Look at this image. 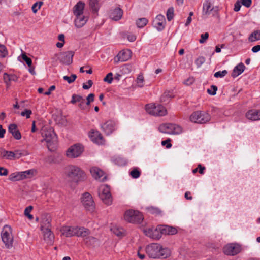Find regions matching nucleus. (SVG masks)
I'll return each mask as SVG.
<instances>
[{"instance_id":"f257e3e1","label":"nucleus","mask_w":260,"mask_h":260,"mask_svg":"<svg viewBox=\"0 0 260 260\" xmlns=\"http://www.w3.org/2000/svg\"><path fill=\"white\" fill-rule=\"evenodd\" d=\"M64 174L69 181L78 183L84 181L86 178L85 172L78 166L69 165L65 167Z\"/></svg>"},{"instance_id":"f03ea898","label":"nucleus","mask_w":260,"mask_h":260,"mask_svg":"<svg viewBox=\"0 0 260 260\" xmlns=\"http://www.w3.org/2000/svg\"><path fill=\"white\" fill-rule=\"evenodd\" d=\"M146 252L151 258H167L171 255V251L168 248H163L157 243H152L146 247Z\"/></svg>"},{"instance_id":"7ed1b4c3","label":"nucleus","mask_w":260,"mask_h":260,"mask_svg":"<svg viewBox=\"0 0 260 260\" xmlns=\"http://www.w3.org/2000/svg\"><path fill=\"white\" fill-rule=\"evenodd\" d=\"M41 135L43 141L46 143L47 147L50 151H54L57 146V137L53 129L48 126H44L41 129Z\"/></svg>"},{"instance_id":"20e7f679","label":"nucleus","mask_w":260,"mask_h":260,"mask_svg":"<svg viewBox=\"0 0 260 260\" xmlns=\"http://www.w3.org/2000/svg\"><path fill=\"white\" fill-rule=\"evenodd\" d=\"M11 226L6 225L3 227L1 232L2 241L8 249H10L13 247V236Z\"/></svg>"},{"instance_id":"39448f33","label":"nucleus","mask_w":260,"mask_h":260,"mask_svg":"<svg viewBox=\"0 0 260 260\" xmlns=\"http://www.w3.org/2000/svg\"><path fill=\"white\" fill-rule=\"evenodd\" d=\"M189 119L192 122L203 124L210 121L211 116L207 112L197 111L190 115Z\"/></svg>"},{"instance_id":"423d86ee","label":"nucleus","mask_w":260,"mask_h":260,"mask_svg":"<svg viewBox=\"0 0 260 260\" xmlns=\"http://www.w3.org/2000/svg\"><path fill=\"white\" fill-rule=\"evenodd\" d=\"M143 219L142 213L137 210H129L124 214V219L132 223H140Z\"/></svg>"},{"instance_id":"0eeeda50","label":"nucleus","mask_w":260,"mask_h":260,"mask_svg":"<svg viewBox=\"0 0 260 260\" xmlns=\"http://www.w3.org/2000/svg\"><path fill=\"white\" fill-rule=\"evenodd\" d=\"M98 195L101 200L106 205L112 204V199L109 186L107 185H101L98 189Z\"/></svg>"},{"instance_id":"6e6552de","label":"nucleus","mask_w":260,"mask_h":260,"mask_svg":"<svg viewBox=\"0 0 260 260\" xmlns=\"http://www.w3.org/2000/svg\"><path fill=\"white\" fill-rule=\"evenodd\" d=\"M145 109L149 114L154 116H161L167 114L166 108L161 105L147 104L145 106Z\"/></svg>"},{"instance_id":"1a4fd4ad","label":"nucleus","mask_w":260,"mask_h":260,"mask_svg":"<svg viewBox=\"0 0 260 260\" xmlns=\"http://www.w3.org/2000/svg\"><path fill=\"white\" fill-rule=\"evenodd\" d=\"M83 150L84 148L82 145L76 144L68 148L66 152V155L69 158H76L81 155Z\"/></svg>"},{"instance_id":"9d476101","label":"nucleus","mask_w":260,"mask_h":260,"mask_svg":"<svg viewBox=\"0 0 260 260\" xmlns=\"http://www.w3.org/2000/svg\"><path fill=\"white\" fill-rule=\"evenodd\" d=\"M81 202L85 208L90 212L95 210V204L92 196L88 192L84 193L81 198Z\"/></svg>"},{"instance_id":"9b49d317","label":"nucleus","mask_w":260,"mask_h":260,"mask_svg":"<svg viewBox=\"0 0 260 260\" xmlns=\"http://www.w3.org/2000/svg\"><path fill=\"white\" fill-rule=\"evenodd\" d=\"M218 7L213 6L212 0H206L203 4V13L204 15H212L215 16L217 15Z\"/></svg>"},{"instance_id":"f8f14e48","label":"nucleus","mask_w":260,"mask_h":260,"mask_svg":"<svg viewBox=\"0 0 260 260\" xmlns=\"http://www.w3.org/2000/svg\"><path fill=\"white\" fill-rule=\"evenodd\" d=\"M241 250V246L237 243H230L223 248V253L227 255H235Z\"/></svg>"},{"instance_id":"ddd939ff","label":"nucleus","mask_w":260,"mask_h":260,"mask_svg":"<svg viewBox=\"0 0 260 260\" xmlns=\"http://www.w3.org/2000/svg\"><path fill=\"white\" fill-rule=\"evenodd\" d=\"M74 54V52L72 51L64 52L59 54L58 59L63 64L69 65L73 62Z\"/></svg>"},{"instance_id":"4468645a","label":"nucleus","mask_w":260,"mask_h":260,"mask_svg":"<svg viewBox=\"0 0 260 260\" xmlns=\"http://www.w3.org/2000/svg\"><path fill=\"white\" fill-rule=\"evenodd\" d=\"M90 173L92 177L96 180L100 181H104L106 177L104 175V172L103 170L97 167H92L90 170Z\"/></svg>"},{"instance_id":"2eb2a0df","label":"nucleus","mask_w":260,"mask_h":260,"mask_svg":"<svg viewBox=\"0 0 260 260\" xmlns=\"http://www.w3.org/2000/svg\"><path fill=\"white\" fill-rule=\"evenodd\" d=\"M131 51L129 49L123 50L120 51L117 56L114 58V61L124 62L128 60L131 57Z\"/></svg>"},{"instance_id":"dca6fc26","label":"nucleus","mask_w":260,"mask_h":260,"mask_svg":"<svg viewBox=\"0 0 260 260\" xmlns=\"http://www.w3.org/2000/svg\"><path fill=\"white\" fill-rule=\"evenodd\" d=\"M145 234L152 239H159L161 238V233L158 229V226L156 228L151 227L144 230Z\"/></svg>"},{"instance_id":"f3484780","label":"nucleus","mask_w":260,"mask_h":260,"mask_svg":"<svg viewBox=\"0 0 260 260\" xmlns=\"http://www.w3.org/2000/svg\"><path fill=\"white\" fill-rule=\"evenodd\" d=\"M166 19L164 15H158L153 21V25L158 31H161L165 28Z\"/></svg>"},{"instance_id":"a211bd4d","label":"nucleus","mask_w":260,"mask_h":260,"mask_svg":"<svg viewBox=\"0 0 260 260\" xmlns=\"http://www.w3.org/2000/svg\"><path fill=\"white\" fill-rule=\"evenodd\" d=\"M109 15L111 19L114 21H118L122 18L123 10L118 7L112 8L110 10Z\"/></svg>"},{"instance_id":"6ab92c4d","label":"nucleus","mask_w":260,"mask_h":260,"mask_svg":"<svg viewBox=\"0 0 260 260\" xmlns=\"http://www.w3.org/2000/svg\"><path fill=\"white\" fill-rule=\"evenodd\" d=\"M91 140L98 144H103L104 140L102 134L98 131H91L89 134Z\"/></svg>"},{"instance_id":"aec40b11","label":"nucleus","mask_w":260,"mask_h":260,"mask_svg":"<svg viewBox=\"0 0 260 260\" xmlns=\"http://www.w3.org/2000/svg\"><path fill=\"white\" fill-rule=\"evenodd\" d=\"M76 226H64L60 229L62 235L66 237H71L76 235Z\"/></svg>"},{"instance_id":"412c9836","label":"nucleus","mask_w":260,"mask_h":260,"mask_svg":"<svg viewBox=\"0 0 260 260\" xmlns=\"http://www.w3.org/2000/svg\"><path fill=\"white\" fill-rule=\"evenodd\" d=\"M88 20V17L84 15L76 16L74 21V25L77 28H82L86 24Z\"/></svg>"},{"instance_id":"4be33fe9","label":"nucleus","mask_w":260,"mask_h":260,"mask_svg":"<svg viewBox=\"0 0 260 260\" xmlns=\"http://www.w3.org/2000/svg\"><path fill=\"white\" fill-rule=\"evenodd\" d=\"M158 229L162 235H174L177 233V230L175 228L168 226V225H158Z\"/></svg>"},{"instance_id":"5701e85b","label":"nucleus","mask_w":260,"mask_h":260,"mask_svg":"<svg viewBox=\"0 0 260 260\" xmlns=\"http://www.w3.org/2000/svg\"><path fill=\"white\" fill-rule=\"evenodd\" d=\"M115 123L113 121L109 120L101 125L102 129L107 135H110L115 129Z\"/></svg>"},{"instance_id":"b1692460","label":"nucleus","mask_w":260,"mask_h":260,"mask_svg":"<svg viewBox=\"0 0 260 260\" xmlns=\"http://www.w3.org/2000/svg\"><path fill=\"white\" fill-rule=\"evenodd\" d=\"M43 233L44 240L49 245H52L54 242V235L50 229L41 230Z\"/></svg>"},{"instance_id":"393cba45","label":"nucleus","mask_w":260,"mask_h":260,"mask_svg":"<svg viewBox=\"0 0 260 260\" xmlns=\"http://www.w3.org/2000/svg\"><path fill=\"white\" fill-rule=\"evenodd\" d=\"M3 79L7 87H9L12 82H17L18 81V77L15 74H9L5 73L3 74Z\"/></svg>"},{"instance_id":"a878e982","label":"nucleus","mask_w":260,"mask_h":260,"mask_svg":"<svg viewBox=\"0 0 260 260\" xmlns=\"http://www.w3.org/2000/svg\"><path fill=\"white\" fill-rule=\"evenodd\" d=\"M85 4L81 1L78 2L73 7V11L75 16L83 15Z\"/></svg>"},{"instance_id":"bb28decb","label":"nucleus","mask_w":260,"mask_h":260,"mask_svg":"<svg viewBox=\"0 0 260 260\" xmlns=\"http://www.w3.org/2000/svg\"><path fill=\"white\" fill-rule=\"evenodd\" d=\"M8 131L16 140H20L21 138V133L18 129L16 124H10L8 127Z\"/></svg>"},{"instance_id":"cd10ccee","label":"nucleus","mask_w":260,"mask_h":260,"mask_svg":"<svg viewBox=\"0 0 260 260\" xmlns=\"http://www.w3.org/2000/svg\"><path fill=\"white\" fill-rule=\"evenodd\" d=\"M90 234V231L89 229L83 226H76L75 236L81 237L84 239V238L89 235Z\"/></svg>"},{"instance_id":"c85d7f7f","label":"nucleus","mask_w":260,"mask_h":260,"mask_svg":"<svg viewBox=\"0 0 260 260\" xmlns=\"http://www.w3.org/2000/svg\"><path fill=\"white\" fill-rule=\"evenodd\" d=\"M246 116L251 120H260V110H252L247 112Z\"/></svg>"},{"instance_id":"c756f323","label":"nucleus","mask_w":260,"mask_h":260,"mask_svg":"<svg viewBox=\"0 0 260 260\" xmlns=\"http://www.w3.org/2000/svg\"><path fill=\"white\" fill-rule=\"evenodd\" d=\"M245 69V66L243 63L241 62L239 63L234 68L231 75L232 76L233 78L237 77L244 72Z\"/></svg>"},{"instance_id":"7c9ffc66","label":"nucleus","mask_w":260,"mask_h":260,"mask_svg":"<svg viewBox=\"0 0 260 260\" xmlns=\"http://www.w3.org/2000/svg\"><path fill=\"white\" fill-rule=\"evenodd\" d=\"M51 219L49 216H45L42 219L41 222V230L51 229Z\"/></svg>"},{"instance_id":"2f4dec72","label":"nucleus","mask_w":260,"mask_h":260,"mask_svg":"<svg viewBox=\"0 0 260 260\" xmlns=\"http://www.w3.org/2000/svg\"><path fill=\"white\" fill-rule=\"evenodd\" d=\"M14 158L19 159L21 157L26 156L29 154V152L25 149L15 150L14 152Z\"/></svg>"},{"instance_id":"473e14b6","label":"nucleus","mask_w":260,"mask_h":260,"mask_svg":"<svg viewBox=\"0 0 260 260\" xmlns=\"http://www.w3.org/2000/svg\"><path fill=\"white\" fill-rule=\"evenodd\" d=\"M84 241L88 246H95L98 243V240L96 238L88 235L84 238Z\"/></svg>"},{"instance_id":"72a5a7b5","label":"nucleus","mask_w":260,"mask_h":260,"mask_svg":"<svg viewBox=\"0 0 260 260\" xmlns=\"http://www.w3.org/2000/svg\"><path fill=\"white\" fill-rule=\"evenodd\" d=\"M174 96L171 91H166L160 97V101L161 103L168 102Z\"/></svg>"},{"instance_id":"f704fd0d","label":"nucleus","mask_w":260,"mask_h":260,"mask_svg":"<svg viewBox=\"0 0 260 260\" xmlns=\"http://www.w3.org/2000/svg\"><path fill=\"white\" fill-rule=\"evenodd\" d=\"M1 156L3 158H5L7 159H12L14 158V153L13 151H7L3 149L1 151Z\"/></svg>"},{"instance_id":"c9c22d12","label":"nucleus","mask_w":260,"mask_h":260,"mask_svg":"<svg viewBox=\"0 0 260 260\" xmlns=\"http://www.w3.org/2000/svg\"><path fill=\"white\" fill-rule=\"evenodd\" d=\"M170 125H171V123L161 124L159 126L158 129L161 133L170 134H171L172 132L171 131V126H170Z\"/></svg>"},{"instance_id":"e433bc0d","label":"nucleus","mask_w":260,"mask_h":260,"mask_svg":"<svg viewBox=\"0 0 260 260\" xmlns=\"http://www.w3.org/2000/svg\"><path fill=\"white\" fill-rule=\"evenodd\" d=\"M148 23V20L146 18H140L136 21V24L139 28H143Z\"/></svg>"},{"instance_id":"4c0bfd02","label":"nucleus","mask_w":260,"mask_h":260,"mask_svg":"<svg viewBox=\"0 0 260 260\" xmlns=\"http://www.w3.org/2000/svg\"><path fill=\"white\" fill-rule=\"evenodd\" d=\"M111 231L116 236L118 237L123 236L124 235V230L121 228L117 226H113L111 228Z\"/></svg>"},{"instance_id":"58836bf2","label":"nucleus","mask_w":260,"mask_h":260,"mask_svg":"<svg viewBox=\"0 0 260 260\" xmlns=\"http://www.w3.org/2000/svg\"><path fill=\"white\" fill-rule=\"evenodd\" d=\"M248 40L250 42H253L257 40H260V30H255L251 33L249 38Z\"/></svg>"},{"instance_id":"ea45409f","label":"nucleus","mask_w":260,"mask_h":260,"mask_svg":"<svg viewBox=\"0 0 260 260\" xmlns=\"http://www.w3.org/2000/svg\"><path fill=\"white\" fill-rule=\"evenodd\" d=\"M20 172H16L11 174L9 175V179L12 181H16L23 180V177Z\"/></svg>"},{"instance_id":"a19ab883","label":"nucleus","mask_w":260,"mask_h":260,"mask_svg":"<svg viewBox=\"0 0 260 260\" xmlns=\"http://www.w3.org/2000/svg\"><path fill=\"white\" fill-rule=\"evenodd\" d=\"M170 126H171V131H172L171 134H180L182 132L181 127L178 125L171 124Z\"/></svg>"},{"instance_id":"79ce46f5","label":"nucleus","mask_w":260,"mask_h":260,"mask_svg":"<svg viewBox=\"0 0 260 260\" xmlns=\"http://www.w3.org/2000/svg\"><path fill=\"white\" fill-rule=\"evenodd\" d=\"M89 4L93 12L96 13L98 11L99 8L98 0H89Z\"/></svg>"},{"instance_id":"37998d69","label":"nucleus","mask_w":260,"mask_h":260,"mask_svg":"<svg viewBox=\"0 0 260 260\" xmlns=\"http://www.w3.org/2000/svg\"><path fill=\"white\" fill-rule=\"evenodd\" d=\"M83 97L80 95L74 94L72 95L71 103L72 104H75L76 103H80L82 100Z\"/></svg>"},{"instance_id":"c03bdc74","label":"nucleus","mask_w":260,"mask_h":260,"mask_svg":"<svg viewBox=\"0 0 260 260\" xmlns=\"http://www.w3.org/2000/svg\"><path fill=\"white\" fill-rule=\"evenodd\" d=\"M148 212L152 214L159 215L161 213L160 210L157 207H149L147 208Z\"/></svg>"},{"instance_id":"a18cd8bd","label":"nucleus","mask_w":260,"mask_h":260,"mask_svg":"<svg viewBox=\"0 0 260 260\" xmlns=\"http://www.w3.org/2000/svg\"><path fill=\"white\" fill-rule=\"evenodd\" d=\"M140 171L137 168H134L129 173L132 177L135 179L139 178L140 176Z\"/></svg>"},{"instance_id":"49530a36","label":"nucleus","mask_w":260,"mask_h":260,"mask_svg":"<svg viewBox=\"0 0 260 260\" xmlns=\"http://www.w3.org/2000/svg\"><path fill=\"white\" fill-rule=\"evenodd\" d=\"M77 78V76L75 74H72L70 77L68 76H63V78L65 81H67L69 83H73Z\"/></svg>"},{"instance_id":"de8ad7c7","label":"nucleus","mask_w":260,"mask_h":260,"mask_svg":"<svg viewBox=\"0 0 260 260\" xmlns=\"http://www.w3.org/2000/svg\"><path fill=\"white\" fill-rule=\"evenodd\" d=\"M43 5L42 2H39L35 3L32 6V10L34 13H36L39 9H40L41 6Z\"/></svg>"},{"instance_id":"09e8293b","label":"nucleus","mask_w":260,"mask_h":260,"mask_svg":"<svg viewBox=\"0 0 260 260\" xmlns=\"http://www.w3.org/2000/svg\"><path fill=\"white\" fill-rule=\"evenodd\" d=\"M144 79L142 75H139L137 78V83L139 87H142L144 86Z\"/></svg>"},{"instance_id":"8fccbe9b","label":"nucleus","mask_w":260,"mask_h":260,"mask_svg":"<svg viewBox=\"0 0 260 260\" xmlns=\"http://www.w3.org/2000/svg\"><path fill=\"white\" fill-rule=\"evenodd\" d=\"M34 171L32 170H29L23 172H21L23 179L29 177L33 175Z\"/></svg>"},{"instance_id":"3c124183","label":"nucleus","mask_w":260,"mask_h":260,"mask_svg":"<svg viewBox=\"0 0 260 260\" xmlns=\"http://www.w3.org/2000/svg\"><path fill=\"white\" fill-rule=\"evenodd\" d=\"M205 61V57L203 56H200L197 58L195 60V63L197 67H200Z\"/></svg>"},{"instance_id":"603ef678","label":"nucleus","mask_w":260,"mask_h":260,"mask_svg":"<svg viewBox=\"0 0 260 260\" xmlns=\"http://www.w3.org/2000/svg\"><path fill=\"white\" fill-rule=\"evenodd\" d=\"M228 74V71L225 70L222 71H218L216 72L214 76L215 78H222Z\"/></svg>"},{"instance_id":"864d4df0","label":"nucleus","mask_w":260,"mask_h":260,"mask_svg":"<svg viewBox=\"0 0 260 260\" xmlns=\"http://www.w3.org/2000/svg\"><path fill=\"white\" fill-rule=\"evenodd\" d=\"M174 10L173 8L168 9L167 12V17L168 21H171L174 17Z\"/></svg>"},{"instance_id":"5fc2aeb1","label":"nucleus","mask_w":260,"mask_h":260,"mask_svg":"<svg viewBox=\"0 0 260 260\" xmlns=\"http://www.w3.org/2000/svg\"><path fill=\"white\" fill-rule=\"evenodd\" d=\"M217 90V87L215 85H211L210 89L207 90V92L212 95H214L216 93Z\"/></svg>"},{"instance_id":"6e6d98bb","label":"nucleus","mask_w":260,"mask_h":260,"mask_svg":"<svg viewBox=\"0 0 260 260\" xmlns=\"http://www.w3.org/2000/svg\"><path fill=\"white\" fill-rule=\"evenodd\" d=\"M113 79V74L112 73H109L104 78V81L108 83H111Z\"/></svg>"},{"instance_id":"4d7b16f0","label":"nucleus","mask_w":260,"mask_h":260,"mask_svg":"<svg viewBox=\"0 0 260 260\" xmlns=\"http://www.w3.org/2000/svg\"><path fill=\"white\" fill-rule=\"evenodd\" d=\"M22 59L25 61L28 67H31L32 64V60L30 58L27 57L25 54H22Z\"/></svg>"},{"instance_id":"13d9d810","label":"nucleus","mask_w":260,"mask_h":260,"mask_svg":"<svg viewBox=\"0 0 260 260\" xmlns=\"http://www.w3.org/2000/svg\"><path fill=\"white\" fill-rule=\"evenodd\" d=\"M209 37V34L208 32H205L204 34H202L201 35V39L199 40V42L201 44H203L206 42V41L208 39Z\"/></svg>"},{"instance_id":"bf43d9fd","label":"nucleus","mask_w":260,"mask_h":260,"mask_svg":"<svg viewBox=\"0 0 260 260\" xmlns=\"http://www.w3.org/2000/svg\"><path fill=\"white\" fill-rule=\"evenodd\" d=\"M0 52L2 57H5L7 55V49L5 45L0 44Z\"/></svg>"},{"instance_id":"052dcab7","label":"nucleus","mask_w":260,"mask_h":260,"mask_svg":"<svg viewBox=\"0 0 260 260\" xmlns=\"http://www.w3.org/2000/svg\"><path fill=\"white\" fill-rule=\"evenodd\" d=\"M32 112L30 110L25 109L24 111L21 113V115L22 116H26V118H29Z\"/></svg>"},{"instance_id":"680f3d73","label":"nucleus","mask_w":260,"mask_h":260,"mask_svg":"<svg viewBox=\"0 0 260 260\" xmlns=\"http://www.w3.org/2000/svg\"><path fill=\"white\" fill-rule=\"evenodd\" d=\"M87 102L86 103V105H89L91 102H93L94 99V94L93 93L89 94L86 98Z\"/></svg>"},{"instance_id":"e2e57ef3","label":"nucleus","mask_w":260,"mask_h":260,"mask_svg":"<svg viewBox=\"0 0 260 260\" xmlns=\"http://www.w3.org/2000/svg\"><path fill=\"white\" fill-rule=\"evenodd\" d=\"M93 82L91 80H89L87 82V84L84 83L83 84V88L84 89H89L92 85Z\"/></svg>"},{"instance_id":"0e129e2a","label":"nucleus","mask_w":260,"mask_h":260,"mask_svg":"<svg viewBox=\"0 0 260 260\" xmlns=\"http://www.w3.org/2000/svg\"><path fill=\"white\" fill-rule=\"evenodd\" d=\"M241 3L244 6L248 8L251 6L252 1L251 0H242Z\"/></svg>"},{"instance_id":"69168bd1","label":"nucleus","mask_w":260,"mask_h":260,"mask_svg":"<svg viewBox=\"0 0 260 260\" xmlns=\"http://www.w3.org/2000/svg\"><path fill=\"white\" fill-rule=\"evenodd\" d=\"M8 174V171L7 169L4 167H0V175L1 176H7Z\"/></svg>"},{"instance_id":"338daca9","label":"nucleus","mask_w":260,"mask_h":260,"mask_svg":"<svg viewBox=\"0 0 260 260\" xmlns=\"http://www.w3.org/2000/svg\"><path fill=\"white\" fill-rule=\"evenodd\" d=\"M241 2H239V1H238L237 2H236V3L235 4V6H234V11L235 12H238L240 10V8L241 7Z\"/></svg>"},{"instance_id":"774afa93","label":"nucleus","mask_w":260,"mask_h":260,"mask_svg":"<svg viewBox=\"0 0 260 260\" xmlns=\"http://www.w3.org/2000/svg\"><path fill=\"white\" fill-rule=\"evenodd\" d=\"M170 139H168L167 140H165V141H162L161 142V145L162 146H165L166 144H167L166 145V147L167 148H170L172 146V144L170 143Z\"/></svg>"}]
</instances>
